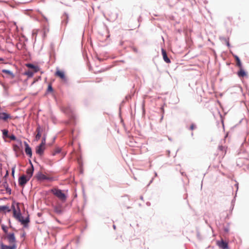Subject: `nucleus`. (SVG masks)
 <instances>
[{"label": "nucleus", "instance_id": "f257e3e1", "mask_svg": "<svg viewBox=\"0 0 249 249\" xmlns=\"http://www.w3.org/2000/svg\"><path fill=\"white\" fill-rule=\"evenodd\" d=\"M50 192L53 193L62 202H65L66 201L67 196L61 190L54 188L52 189Z\"/></svg>", "mask_w": 249, "mask_h": 249}, {"label": "nucleus", "instance_id": "f03ea898", "mask_svg": "<svg viewBox=\"0 0 249 249\" xmlns=\"http://www.w3.org/2000/svg\"><path fill=\"white\" fill-rule=\"evenodd\" d=\"M13 209V215L18 220L19 222L21 223L22 224L24 225V226H26L27 224L29 222V220L28 218H26V219H24L23 216L21 215V214L19 210L18 212L16 210L14 207Z\"/></svg>", "mask_w": 249, "mask_h": 249}, {"label": "nucleus", "instance_id": "7ed1b4c3", "mask_svg": "<svg viewBox=\"0 0 249 249\" xmlns=\"http://www.w3.org/2000/svg\"><path fill=\"white\" fill-rule=\"evenodd\" d=\"M10 244L16 245V239L14 233H9L5 236Z\"/></svg>", "mask_w": 249, "mask_h": 249}, {"label": "nucleus", "instance_id": "20e7f679", "mask_svg": "<svg viewBox=\"0 0 249 249\" xmlns=\"http://www.w3.org/2000/svg\"><path fill=\"white\" fill-rule=\"evenodd\" d=\"M36 178L38 180H41V181L45 180L53 181L54 180L53 178L47 176L41 172H39L37 174Z\"/></svg>", "mask_w": 249, "mask_h": 249}, {"label": "nucleus", "instance_id": "39448f33", "mask_svg": "<svg viewBox=\"0 0 249 249\" xmlns=\"http://www.w3.org/2000/svg\"><path fill=\"white\" fill-rule=\"evenodd\" d=\"M45 149V145H44V142H41L40 144L36 147V153L40 156H42L43 154Z\"/></svg>", "mask_w": 249, "mask_h": 249}, {"label": "nucleus", "instance_id": "423d86ee", "mask_svg": "<svg viewBox=\"0 0 249 249\" xmlns=\"http://www.w3.org/2000/svg\"><path fill=\"white\" fill-rule=\"evenodd\" d=\"M54 211L55 213L58 214H61L63 212V208L62 205L60 203H57L56 205L53 206Z\"/></svg>", "mask_w": 249, "mask_h": 249}, {"label": "nucleus", "instance_id": "0eeeda50", "mask_svg": "<svg viewBox=\"0 0 249 249\" xmlns=\"http://www.w3.org/2000/svg\"><path fill=\"white\" fill-rule=\"evenodd\" d=\"M216 245L222 249H228V244L223 240L216 241Z\"/></svg>", "mask_w": 249, "mask_h": 249}, {"label": "nucleus", "instance_id": "6e6552de", "mask_svg": "<svg viewBox=\"0 0 249 249\" xmlns=\"http://www.w3.org/2000/svg\"><path fill=\"white\" fill-rule=\"evenodd\" d=\"M55 75L57 77H59L61 79L64 81H66L67 79L65 76V74L64 71L59 70H57L55 72Z\"/></svg>", "mask_w": 249, "mask_h": 249}, {"label": "nucleus", "instance_id": "1a4fd4ad", "mask_svg": "<svg viewBox=\"0 0 249 249\" xmlns=\"http://www.w3.org/2000/svg\"><path fill=\"white\" fill-rule=\"evenodd\" d=\"M29 179V178H27L25 176L20 177L18 179L19 185L21 186H24Z\"/></svg>", "mask_w": 249, "mask_h": 249}, {"label": "nucleus", "instance_id": "9d476101", "mask_svg": "<svg viewBox=\"0 0 249 249\" xmlns=\"http://www.w3.org/2000/svg\"><path fill=\"white\" fill-rule=\"evenodd\" d=\"M24 144L25 146V151L26 154L27 155H28L30 157H31L32 155V152L31 147L29 146V144L26 142H24Z\"/></svg>", "mask_w": 249, "mask_h": 249}, {"label": "nucleus", "instance_id": "9b49d317", "mask_svg": "<svg viewBox=\"0 0 249 249\" xmlns=\"http://www.w3.org/2000/svg\"><path fill=\"white\" fill-rule=\"evenodd\" d=\"M161 53H162V55L163 58V60H164V61L165 62H166L167 63H170L171 62V61H170V59L167 56L166 51L164 49H162Z\"/></svg>", "mask_w": 249, "mask_h": 249}, {"label": "nucleus", "instance_id": "f8f14e48", "mask_svg": "<svg viewBox=\"0 0 249 249\" xmlns=\"http://www.w3.org/2000/svg\"><path fill=\"white\" fill-rule=\"evenodd\" d=\"M16 245L10 244V246L5 245L3 244H1V249H16Z\"/></svg>", "mask_w": 249, "mask_h": 249}, {"label": "nucleus", "instance_id": "ddd939ff", "mask_svg": "<svg viewBox=\"0 0 249 249\" xmlns=\"http://www.w3.org/2000/svg\"><path fill=\"white\" fill-rule=\"evenodd\" d=\"M240 70L237 72V75L239 77H244L247 75V72L243 69L242 67H239Z\"/></svg>", "mask_w": 249, "mask_h": 249}, {"label": "nucleus", "instance_id": "4468645a", "mask_svg": "<svg viewBox=\"0 0 249 249\" xmlns=\"http://www.w3.org/2000/svg\"><path fill=\"white\" fill-rule=\"evenodd\" d=\"M33 172H34V168H33V166L32 165L31 167L27 169V171H26V174H27V175L28 176V178H29V179L32 176Z\"/></svg>", "mask_w": 249, "mask_h": 249}, {"label": "nucleus", "instance_id": "2eb2a0df", "mask_svg": "<svg viewBox=\"0 0 249 249\" xmlns=\"http://www.w3.org/2000/svg\"><path fill=\"white\" fill-rule=\"evenodd\" d=\"M2 72L8 75H9L12 78H13L15 77V75L13 74V73L9 70L3 69L2 70Z\"/></svg>", "mask_w": 249, "mask_h": 249}, {"label": "nucleus", "instance_id": "dca6fc26", "mask_svg": "<svg viewBox=\"0 0 249 249\" xmlns=\"http://www.w3.org/2000/svg\"><path fill=\"white\" fill-rule=\"evenodd\" d=\"M234 58H235L236 62V65L239 68L242 67V63L240 61V60L238 56L234 55H233Z\"/></svg>", "mask_w": 249, "mask_h": 249}, {"label": "nucleus", "instance_id": "f3484780", "mask_svg": "<svg viewBox=\"0 0 249 249\" xmlns=\"http://www.w3.org/2000/svg\"><path fill=\"white\" fill-rule=\"evenodd\" d=\"M10 212V210L7 206H0V212Z\"/></svg>", "mask_w": 249, "mask_h": 249}, {"label": "nucleus", "instance_id": "a211bd4d", "mask_svg": "<svg viewBox=\"0 0 249 249\" xmlns=\"http://www.w3.org/2000/svg\"><path fill=\"white\" fill-rule=\"evenodd\" d=\"M2 132L3 139L9 137V135H8V130L7 129H3L2 130Z\"/></svg>", "mask_w": 249, "mask_h": 249}, {"label": "nucleus", "instance_id": "6ab92c4d", "mask_svg": "<svg viewBox=\"0 0 249 249\" xmlns=\"http://www.w3.org/2000/svg\"><path fill=\"white\" fill-rule=\"evenodd\" d=\"M36 131L37 132V134L36 135V140H38L41 137V133H40V128L39 127H37V129H36Z\"/></svg>", "mask_w": 249, "mask_h": 249}, {"label": "nucleus", "instance_id": "aec40b11", "mask_svg": "<svg viewBox=\"0 0 249 249\" xmlns=\"http://www.w3.org/2000/svg\"><path fill=\"white\" fill-rule=\"evenodd\" d=\"M218 149L220 151H221L224 153V155H225L226 154V150L224 146L220 145L218 147Z\"/></svg>", "mask_w": 249, "mask_h": 249}, {"label": "nucleus", "instance_id": "412c9836", "mask_svg": "<svg viewBox=\"0 0 249 249\" xmlns=\"http://www.w3.org/2000/svg\"><path fill=\"white\" fill-rule=\"evenodd\" d=\"M1 228H2V230L6 234V235L7 234V233H8V230H7V227L6 226H5L4 225H2L1 226Z\"/></svg>", "mask_w": 249, "mask_h": 249}, {"label": "nucleus", "instance_id": "4be33fe9", "mask_svg": "<svg viewBox=\"0 0 249 249\" xmlns=\"http://www.w3.org/2000/svg\"><path fill=\"white\" fill-rule=\"evenodd\" d=\"M27 66L29 68H32V69H35V71L36 72L37 71V70L36 68L34 65H33V64H29L27 65Z\"/></svg>", "mask_w": 249, "mask_h": 249}, {"label": "nucleus", "instance_id": "5701e85b", "mask_svg": "<svg viewBox=\"0 0 249 249\" xmlns=\"http://www.w3.org/2000/svg\"><path fill=\"white\" fill-rule=\"evenodd\" d=\"M5 190L7 193L10 194L11 193V189L8 187V184H6V186H5Z\"/></svg>", "mask_w": 249, "mask_h": 249}, {"label": "nucleus", "instance_id": "b1692460", "mask_svg": "<svg viewBox=\"0 0 249 249\" xmlns=\"http://www.w3.org/2000/svg\"><path fill=\"white\" fill-rule=\"evenodd\" d=\"M47 90H48V91H50V92L53 91V88H52V85L51 84H50L48 85Z\"/></svg>", "mask_w": 249, "mask_h": 249}, {"label": "nucleus", "instance_id": "393cba45", "mask_svg": "<svg viewBox=\"0 0 249 249\" xmlns=\"http://www.w3.org/2000/svg\"><path fill=\"white\" fill-rule=\"evenodd\" d=\"M8 138H10L11 140L15 141L16 140V137L14 135H11L10 136L9 135Z\"/></svg>", "mask_w": 249, "mask_h": 249}, {"label": "nucleus", "instance_id": "a878e982", "mask_svg": "<svg viewBox=\"0 0 249 249\" xmlns=\"http://www.w3.org/2000/svg\"><path fill=\"white\" fill-rule=\"evenodd\" d=\"M26 74L29 77H32L33 75V72H32V71H28L26 72Z\"/></svg>", "mask_w": 249, "mask_h": 249}, {"label": "nucleus", "instance_id": "bb28decb", "mask_svg": "<svg viewBox=\"0 0 249 249\" xmlns=\"http://www.w3.org/2000/svg\"><path fill=\"white\" fill-rule=\"evenodd\" d=\"M196 128V126L195 124H192L191 126H190V129L191 130H193L194 129H195Z\"/></svg>", "mask_w": 249, "mask_h": 249}, {"label": "nucleus", "instance_id": "cd10ccee", "mask_svg": "<svg viewBox=\"0 0 249 249\" xmlns=\"http://www.w3.org/2000/svg\"><path fill=\"white\" fill-rule=\"evenodd\" d=\"M60 150L59 149H57V150H56V151H55L54 153H53V155H55V154H56V153H59V152H60Z\"/></svg>", "mask_w": 249, "mask_h": 249}, {"label": "nucleus", "instance_id": "c85d7f7f", "mask_svg": "<svg viewBox=\"0 0 249 249\" xmlns=\"http://www.w3.org/2000/svg\"><path fill=\"white\" fill-rule=\"evenodd\" d=\"M44 142V145H45V143H46V142H45V138H43L42 140V142Z\"/></svg>", "mask_w": 249, "mask_h": 249}, {"label": "nucleus", "instance_id": "c756f323", "mask_svg": "<svg viewBox=\"0 0 249 249\" xmlns=\"http://www.w3.org/2000/svg\"><path fill=\"white\" fill-rule=\"evenodd\" d=\"M6 184H7V182H6V181H4V182L3 183V185L4 187L5 188V186H6Z\"/></svg>", "mask_w": 249, "mask_h": 249}, {"label": "nucleus", "instance_id": "7c9ffc66", "mask_svg": "<svg viewBox=\"0 0 249 249\" xmlns=\"http://www.w3.org/2000/svg\"><path fill=\"white\" fill-rule=\"evenodd\" d=\"M19 147L18 146H14V149L15 150H17V149H18Z\"/></svg>", "mask_w": 249, "mask_h": 249}, {"label": "nucleus", "instance_id": "2f4dec72", "mask_svg": "<svg viewBox=\"0 0 249 249\" xmlns=\"http://www.w3.org/2000/svg\"><path fill=\"white\" fill-rule=\"evenodd\" d=\"M12 174L13 175H14V168L12 169Z\"/></svg>", "mask_w": 249, "mask_h": 249}]
</instances>
